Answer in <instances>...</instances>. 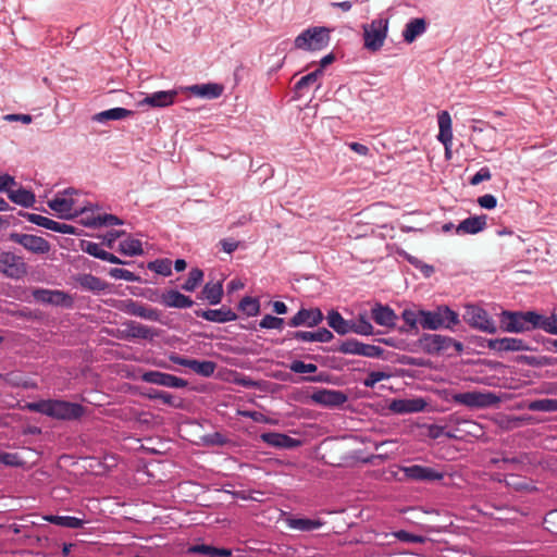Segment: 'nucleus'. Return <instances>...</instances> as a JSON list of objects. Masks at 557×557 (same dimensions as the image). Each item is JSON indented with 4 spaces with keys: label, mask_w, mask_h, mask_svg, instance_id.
Here are the masks:
<instances>
[{
    "label": "nucleus",
    "mask_w": 557,
    "mask_h": 557,
    "mask_svg": "<svg viewBox=\"0 0 557 557\" xmlns=\"http://www.w3.org/2000/svg\"><path fill=\"white\" fill-rule=\"evenodd\" d=\"M212 552H213V546L206 545V544L194 545L189 548V553L208 555L209 557L212 556Z\"/></svg>",
    "instance_id": "63"
},
{
    "label": "nucleus",
    "mask_w": 557,
    "mask_h": 557,
    "mask_svg": "<svg viewBox=\"0 0 557 557\" xmlns=\"http://www.w3.org/2000/svg\"><path fill=\"white\" fill-rule=\"evenodd\" d=\"M502 462L506 465V467H502L503 469H519L520 466L530 463V457L528 454H520L516 457H505L502 459Z\"/></svg>",
    "instance_id": "49"
},
{
    "label": "nucleus",
    "mask_w": 557,
    "mask_h": 557,
    "mask_svg": "<svg viewBox=\"0 0 557 557\" xmlns=\"http://www.w3.org/2000/svg\"><path fill=\"white\" fill-rule=\"evenodd\" d=\"M283 323H284V320L282 318H277V317H274V315H271V314H265L259 325L260 327L262 329H282L283 326Z\"/></svg>",
    "instance_id": "57"
},
{
    "label": "nucleus",
    "mask_w": 557,
    "mask_h": 557,
    "mask_svg": "<svg viewBox=\"0 0 557 557\" xmlns=\"http://www.w3.org/2000/svg\"><path fill=\"white\" fill-rule=\"evenodd\" d=\"M145 396L149 399H160L165 405L174 406V397L170 393L150 389Z\"/></svg>",
    "instance_id": "56"
},
{
    "label": "nucleus",
    "mask_w": 557,
    "mask_h": 557,
    "mask_svg": "<svg viewBox=\"0 0 557 557\" xmlns=\"http://www.w3.org/2000/svg\"><path fill=\"white\" fill-rule=\"evenodd\" d=\"M323 75L321 70H314L313 72L302 76L294 86V91L299 94L310 85L314 84L320 76Z\"/></svg>",
    "instance_id": "47"
},
{
    "label": "nucleus",
    "mask_w": 557,
    "mask_h": 557,
    "mask_svg": "<svg viewBox=\"0 0 557 557\" xmlns=\"http://www.w3.org/2000/svg\"><path fill=\"white\" fill-rule=\"evenodd\" d=\"M486 227V216L475 215L461 221L456 227L458 234H476Z\"/></svg>",
    "instance_id": "31"
},
{
    "label": "nucleus",
    "mask_w": 557,
    "mask_h": 557,
    "mask_svg": "<svg viewBox=\"0 0 557 557\" xmlns=\"http://www.w3.org/2000/svg\"><path fill=\"white\" fill-rule=\"evenodd\" d=\"M123 222L116 215H113V214L98 215V216H95V218L89 219V220L84 222V224L86 226H94V227L104 226V225L106 226H108V225H120Z\"/></svg>",
    "instance_id": "41"
},
{
    "label": "nucleus",
    "mask_w": 557,
    "mask_h": 557,
    "mask_svg": "<svg viewBox=\"0 0 557 557\" xmlns=\"http://www.w3.org/2000/svg\"><path fill=\"white\" fill-rule=\"evenodd\" d=\"M119 250L126 256H140L144 250L141 247V242L138 239L127 238L120 243Z\"/></svg>",
    "instance_id": "40"
},
{
    "label": "nucleus",
    "mask_w": 557,
    "mask_h": 557,
    "mask_svg": "<svg viewBox=\"0 0 557 557\" xmlns=\"http://www.w3.org/2000/svg\"><path fill=\"white\" fill-rule=\"evenodd\" d=\"M287 338L297 339L300 342L329 343L334 338V335L327 329L322 327L315 332H309V331L289 332V333H287Z\"/></svg>",
    "instance_id": "20"
},
{
    "label": "nucleus",
    "mask_w": 557,
    "mask_h": 557,
    "mask_svg": "<svg viewBox=\"0 0 557 557\" xmlns=\"http://www.w3.org/2000/svg\"><path fill=\"white\" fill-rule=\"evenodd\" d=\"M135 114L133 110L116 107L96 113L92 116V121L98 123H106L108 121H119L126 117H131Z\"/></svg>",
    "instance_id": "30"
},
{
    "label": "nucleus",
    "mask_w": 557,
    "mask_h": 557,
    "mask_svg": "<svg viewBox=\"0 0 557 557\" xmlns=\"http://www.w3.org/2000/svg\"><path fill=\"white\" fill-rule=\"evenodd\" d=\"M149 269L158 274L168 276L172 273V262L169 259H160L149 263Z\"/></svg>",
    "instance_id": "51"
},
{
    "label": "nucleus",
    "mask_w": 557,
    "mask_h": 557,
    "mask_svg": "<svg viewBox=\"0 0 557 557\" xmlns=\"http://www.w3.org/2000/svg\"><path fill=\"white\" fill-rule=\"evenodd\" d=\"M261 440L270 446L278 448H293L299 445V441L286 434L268 432L261 434Z\"/></svg>",
    "instance_id": "29"
},
{
    "label": "nucleus",
    "mask_w": 557,
    "mask_h": 557,
    "mask_svg": "<svg viewBox=\"0 0 557 557\" xmlns=\"http://www.w3.org/2000/svg\"><path fill=\"white\" fill-rule=\"evenodd\" d=\"M22 215L30 223L33 224H36L38 226H41V227H45V228H48V225L51 221V219L47 218V216H44V215H40V214H36V213H29V212H24L22 213Z\"/></svg>",
    "instance_id": "59"
},
{
    "label": "nucleus",
    "mask_w": 557,
    "mask_h": 557,
    "mask_svg": "<svg viewBox=\"0 0 557 557\" xmlns=\"http://www.w3.org/2000/svg\"><path fill=\"white\" fill-rule=\"evenodd\" d=\"M456 404L467 406L469 408H486L495 406L499 403V397L491 392H466L453 395Z\"/></svg>",
    "instance_id": "8"
},
{
    "label": "nucleus",
    "mask_w": 557,
    "mask_h": 557,
    "mask_svg": "<svg viewBox=\"0 0 557 557\" xmlns=\"http://www.w3.org/2000/svg\"><path fill=\"white\" fill-rule=\"evenodd\" d=\"M215 369L216 363L210 360L199 361L193 359L190 364V370L205 377H210L214 373Z\"/></svg>",
    "instance_id": "39"
},
{
    "label": "nucleus",
    "mask_w": 557,
    "mask_h": 557,
    "mask_svg": "<svg viewBox=\"0 0 557 557\" xmlns=\"http://www.w3.org/2000/svg\"><path fill=\"white\" fill-rule=\"evenodd\" d=\"M239 309L249 317H255L259 313L260 304L258 299L246 296L239 301Z\"/></svg>",
    "instance_id": "48"
},
{
    "label": "nucleus",
    "mask_w": 557,
    "mask_h": 557,
    "mask_svg": "<svg viewBox=\"0 0 557 557\" xmlns=\"http://www.w3.org/2000/svg\"><path fill=\"white\" fill-rule=\"evenodd\" d=\"M109 275L115 280H124L127 282H135L138 278L135 273L122 268H112L109 271Z\"/></svg>",
    "instance_id": "55"
},
{
    "label": "nucleus",
    "mask_w": 557,
    "mask_h": 557,
    "mask_svg": "<svg viewBox=\"0 0 557 557\" xmlns=\"http://www.w3.org/2000/svg\"><path fill=\"white\" fill-rule=\"evenodd\" d=\"M535 329H541L549 334L557 335V315L552 314L549 317H544L539 314Z\"/></svg>",
    "instance_id": "43"
},
{
    "label": "nucleus",
    "mask_w": 557,
    "mask_h": 557,
    "mask_svg": "<svg viewBox=\"0 0 557 557\" xmlns=\"http://www.w3.org/2000/svg\"><path fill=\"white\" fill-rule=\"evenodd\" d=\"M351 333H356L358 335H372L373 326L367 320L366 315L359 314L357 321H351Z\"/></svg>",
    "instance_id": "44"
},
{
    "label": "nucleus",
    "mask_w": 557,
    "mask_h": 557,
    "mask_svg": "<svg viewBox=\"0 0 557 557\" xmlns=\"http://www.w3.org/2000/svg\"><path fill=\"white\" fill-rule=\"evenodd\" d=\"M0 462L11 467H20L23 465L18 455L11 453H0Z\"/></svg>",
    "instance_id": "60"
},
{
    "label": "nucleus",
    "mask_w": 557,
    "mask_h": 557,
    "mask_svg": "<svg viewBox=\"0 0 557 557\" xmlns=\"http://www.w3.org/2000/svg\"><path fill=\"white\" fill-rule=\"evenodd\" d=\"M420 344H421L422 349L430 355L446 351L451 346H454L457 351L462 350L461 343L456 342L450 337L443 336L440 334H424L420 338Z\"/></svg>",
    "instance_id": "10"
},
{
    "label": "nucleus",
    "mask_w": 557,
    "mask_h": 557,
    "mask_svg": "<svg viewBox=\"0 0 557 557\" xmlns=\"http://www.w3.org/2000/svg\"><path fill=\"white\" fill-rule=\"evenodd\" d=\"M421 326L424 330L453 329L459 323V315L446 306L434 311H421Z\"/></svg>",
    "instance_id": "5"
},
{
    "label": "nucleus",
    "mask_w": 557,
    "mask_h": 557,
    "mask_svg": "<svg viewBox=\"0 0 557 557\" xmlns=\"http://www.w3.org/2000/svg\"><path fill=\"white\" fill-rule=\"evenodd\" d=\"M471 138L475 143L481 141V137L484 132H488L491 136L495 135L496 129L495 127L491 126L490 124L483 122V121H474L473 125L471 126Z\"/></svg>",
    "instance_id": "46"
},
{
    "label": "nucleus",
    "mask_w": 557,
    "mask_h": 557,
    "mask_svg": "<svg viewBox=\"0 0 557 557\" xmlns=\"http://www.w3.org/2000/svg\"><path fill=\"white\" fill-rule=\"evenodd\" d=\"M159 301L168 308L177 309L190 308L194 305V300L190 297L185 296L175 289L164 292L160 296Z\"/></svg>",
    "instance_id": "24"
},
{
    "label": "nucleus",
    "mask_w": 557,
    "mask_h": 557,
    "mask_svg": "<svg viewBox=\"0 0 557 557\" xmlns=\"http://www.w3.org/2000/svg\"><path fill=\"white\" fill-rule=\"evenodd\" d=\"M337 351L344 355H355L368 358H380L383 349L375 345L364 344L356 338H348L339 345Z\"/></svg>",
    "instance_id": "12"
},
{
    "label": "nucleus",
    "mask_w": 557,
    "mask_h": 557,
    "mask_svg": "<svg viewBox=\"0 0 557 557\" xmlns=\"http://www.w3.org/2000/svg\"><path fill=\"white\" fill-rule=\"evenodd\" d=\"M33 296L35 300L42 304L61 306L65 308H70L73 305L72 297L62 290H50L39 288L33 292Z\"/></svg>",
    "instance_id": "15"
},
{
    "label": "nucleus",
    "mask_w": 557,
    "mask_h": 557,
    "mask_svg": "<svg viewBox=\"0 0 557 557\" xmlns=\"http://www.w3.org/2000/svg\"><path fill=\"white\" fill-rule=\"evenodd\" d=\"M425 407H426V401L422 398L394 399L389 405V409L393 412L399 413V414L420 412V411H423Z\"/></svg>",
    "instance_id": "25"
},
{
    "label": "nucleus",
    "mask_w": 557,
    "mask_h": 557,
    "mask_svg": "<svg viewBox=\"0 0 557 557\" xmlns=\"http://www.w3.org/2000/svg\"><path fill=\"white\" fill-rule=\"evenodd\" d=\"M81 191L73 187L65 188L59 191L52 199L48 200V207L57 212L62 219H71L83 211L84 208H78V201L74 196H78Z\"/></svg>",
    "instance_id": "4"
},
{
    "label": "nucleus",
    "mask_w": 557,
    "mask_h": 557,
    "mask_svg": "<svg viewBox=\"0 0 557 557\" xmlns=\"http://www.w3.org/2000/svg\"><path fill=\"white\" fill-rule=\"evenodd\" d=\"M286 522L288 528L302 532H310L320 529L324 524L320 519L309 518H288Z\"/></svg>",
    "instance_id": "36"
},
{
    "label": "nucleus",
    "mask_w": 557,
    "mask_h": 557,
    "mask_svg": "<svg viewBox=\"0 0 557 557\" xmlns=\"http://www.w3.org/2000/svg\"><path fill=\"white\" fill-rule=\"evenodd\" d=\"M528 408L532 411L553 412L555 411V399H537L533 400L528 405Z\"/></svg>",
    "instance_id": "50"
},
{
    "label": "nucleus",
    "mask_w": 557,
    "mask_h": 557,
    "mask_svg": "<svg viewBox=\"0 0 557 557\" xmlns=\"http://www.w3.org/2000/svg\"><path fill=\"white\" fill-rule=\"evenodd\" d=\"M387 32V18H375L370 24L363 25L364 48L370 51H379L384 45Z\"/></svg>",
    "instance_id": "6"
},
{
    "label": "nucleus",
    "mask_w": 557,
    "mask_h": 557,
    "mask_svg": "<svg viewBox=\"0 0 557 557\" xmlns=\"http://www.w3.org/2000/svg\"><path fill=\"white\" fill-rule=\"evenodd\" d=\"M79 247L84 252L98 259H101V255L104 251L99 244L84 239L81 240Z\"/></svg>",
    "instance_id": "52"
},
{
    "label": "nucleus",
    "mask_w": 557,
    "mask_h": 557,
    "mask_svg": "<svg viewBox=\"0 0 557 557\" xmlns=\"http://www.w3.org/2000/svg\"><path fill=\"white\" fill-rule=\"evenodd\" d=\"M478 202L482 208L488 210L494 209L497 205L496 198L490 194L479 197Z\"/></svg>",
    "instance_id": "61"
},
{
    "label": "nucleus",
    "mask_w": 557,
    "mask_h": 557,
    "mask_svg": "<svg viewBox=\"0 0 557 557\" xmlns=\"http://www.w3.org/2000/svg\"><path fill=\"white\" fill-rule=\"evenodd\" d=\"M125 312L149 321H160L161 318V312L157 308L134 300H127L125 304Z\"/></svg>",
    "instance_id": "22"
},
{
    "label": "nucleus",
    "mask_w": 557,
    "mask_h": 557,
    "mask_svg": "<svg viewBox=\"0 0 557 557\" xmlns=\"http://www.w3.org/2000/svg\"><path fill=\"white\" fill-rule=\"evenodd\" d=\"M323 313L319 308L312 309H300L289 321L288 325L297 327L306 325L313 327L319 325L323 321Z\"/></svg>",
    "instance_id": "17"
},
{
    "label": "nucleus",
    "mask_w": 557,
    "mask_h": 557,
    "mask_svg": "<svg viewBox=\"0 0 557 557\" xmlns=\"http://www.w3.org/2000/svg\"><path fill=\"white\" fill-rule=\"evenodd\" d=\"M421 311L422 310H411L406 309L401 313V318L405 323L409 326V332L414 331V334L418 333V324L421 325Z\"/></svg>",
    "instance_id": "42"
},
{
    "label": "nucleus",
    "mask_w": 557,
    "mask_h": 557,
    "mask_svg": "<svg viewBox=\"0 0 557 557\" xmlns=\"http://www.w3.org/2000/svg\"><path fill=\"white\" fill-rule=\"evenodd\" d=\"M140 379L146 383L171 388H184L188 384L184 379L160 371H146L141 374Z\"/></svg>",
    "instance_id": "14"
},
{
    "label": "nucleus",
    "mask_w": 557,
    "mask_h": 557,
    "mask_svg": "<svg viewBox=\"0 0 557 557\" xmlns=\"http://www.w3.org/2000/svg\"><path fill=\"white\" fill-rule=\"evenodd\" d=\"M539 313L534 311H503L502 329L509 333H523L535 330Z\"/></svg>",
    "instance_id": "3"
},
{
    "label": "nucleus",
    "mask_w": 557,
    "mask_h": 557,
    "mask_svg": "<svg viewBox=\"0 0 557 557\" xmlns=\"http://www.w3.org/2000/svg\"><path fill=\"white\" fill-rule=\"evenodd\" d=\"M27 408L59 420H77L85 413L82 405L59 399L29 403Z\"/></svg>",
    "instance_id": "1"
},
{
    "label": "nucleus",
    "mask_w": 557,
    "mask_h": 557,
    "mask_svg": "<svg viewBox=\"0 0 557 557\" xmlns=\"http://www.w3.org/2000/svg\"><path fill=\"white\" fill-rule=\"evenodd\" d=\"M195 314L198 318L215 323H225L237 319V314L232 309L224 306L220 309L196 310Z\"/></svg>",
    "instance_id": "21"
},
{
    "label": "nucleus",
    "mask_w": 557,
    "mask_h": 557,
    "mask_svg": "<svg viewBox=\"0 0 557 557\" xmlns=\"http://www.w3.org/2000/svg\"><path fill=\"white\" fill-rule=\"evenodd\" d=\"M311 399L318 405L334 408L344 405L348 397L342 391L321 388L313 392Z\"/></svg>",
    "instance_id": "16"
},
{
    "label": "nucleus",
    "mask_w": 557,
    "mask_h": 557,
    "mask_svg": "<svg viewBox=\"0 0 557 557\" xmlns=\"http://www.w3.org/2000/svg\"><path fill=\"white\" fill-rule=\"evenodd\" d=\"M465 321L472 327L494 334L497 331L495 322L488 313L478 306H467L463 314Z\"/></svg>",
    "instance_id": "11"
},
{
    "label": "nucleus",
    "mask_w": 557,
    "mask_h": 557,
    "mask_svg": "<svg viewBox=\"0 0 557 557\" xmlns=\"http://www.w3.org/2000/svg\"><path fill=\"white\" fill-rule=\"evenodd\" d=\"M220 245L223 251L226 253H232L238 248L239 243L232 238H224L220 240Z\"/></svg>",
    "instance_id": "62"
},
{
    "label": "nucleus",
    "mask_w": 557,
    "mask_h": 557,
    "mask_svg": "<svg viewBox=\"0 0 557 557\" xmlns=\"http://www.w3.org/2000/svg\"><path fill=\"white\" fill-rule=\"evenodd\" d=\"M289 370L295 373H315L318 367L314 363H305L301 360H294L289 364Z\"/></svg>",
    "instance_id": "53"
},
{
    "label": "nucleus",
    "mask_w": 557,
    "mask_h": 557,
    "mask_svg": "<svg viewBox=\"0 0 557 557\" xmlns=\"http://www.w3.org/2000/svg\"><path fill=\"white\" fill-rule=\"evenodd\" d=\"M487 347L495 351H524L529 350L528 344L520 338L503 337L487 339Z\"/></svg>",
    "instance_id": "19"
},
{
    "label": "nucleus",
    "mask_w": 557,
    "mask_h": 557,
    "mask_svg": "<svg viewBox=\"0 0 557 557\" xmlns=\"http://www.w3.org/2000/svg\"><path fill=\"white\" fill-rule=\"evenodd\" d=\"M437 123H438V127H440L437 139L446 148H448V144H450L451 139H453L450 114L447 111L438 112V114H437Z\"/></svg>",
    "instance_id": "32"
},
{
    "label": "nucleus",
    "mask_w": 557,
    "mask_h": 557,
    "mask_svg": "<svg viewBox=\"0 0 557 557\" xmlns=\"http://www.w3.org/2000/svg\"><path fill=\"white\" fill-rule=\"evenodd\" d=\"M186 90L196 97L211 100L223 94L224 86L218 83L195 84L186 87Z\"/></svg>",
    "instance_id": "23"
},
{
    "label": "nucleus",
    "mask_w": 557,
    "mask_h": 557,
    "mask_svg": "<svg viewBox=\"0 0 557 557\" xmlns=\"http://www.w3.org/2000/svg\"><path fill=\"white\" fill-rule=\"evenodd\" d=\"M393 536H395L397 540H399L401 542H407V543L423 544L426 541V539L424 536L412 534L405 530H399V531L394 532Z\"/></svg>",
    "instance_id": "54"
},
{
    "label": "nucleus",
    "mask_w": 557,
    "mask_h": 557,
    "mask_svg": "<svg viewBox=\"0 0 557 557\" xmlns=\"http://www.w3.org/2000/svg\"><path fill=\"white\" fill-rule=\"evenodd\" d=\"M222 297H223L222 282L207 283L203 286V288L199 295L200 299L207 300L212 306L220 304L222 300Z\"/></svg>",
    "instance_id": "34"
},
{
    "label": "nucleus",
    "mask_w": 557,
    "mask_h": 557,
    "mask_svg": "<svg viewBox=\"0 0 557 557\" xmlns=\"http://www.w3.org/2000/svg\"><path fill=\"white\" fill-rule=\"evenodd\" d=\"M176 90H160L146 96L139 103L152 108H165L174 103Z\"/></svg>",
    "instance_id": "26"
},
{
    "label": "nucleus",
    "mask_w": 557,
    "mask_h": 557,
    "mask_svg": "<svg viewBox=\"0 0 557 557\" xmlns=\"http://www.w3.org/2000/svg\"><path fill=\"white\" fill-rule=\"evenodd\" d=\"M389 374L383 371H371L363 381V385L367 387H374L376 383L386 380Z\"/></svg>",
    "instance_id": "58"
},
{
    "label": "nucleus",
    "mask_w": 557,
    "mask_h": 557,
    "mask_svg": "<svg viewBox=\"0 0 557 557\" xmlns=\"http://www.w3.org/2000/svg\"><path fill=\"white\" fill-rule=\"evenodd\" d=\"M0 274L12 280H20L27 274V264L22 257L11 251H1Z\"/></svg>",
    "instance_id": "9"
},
{
    "label": "nucleus",
    "mask_w": 557,
    "mask_h": 557,
    "mask_svg": "<svg viewBox=\"0 0 557 557\" xmlns=\"http://www.w3.org/2000/svg\"><path fill=\"white\" fill-rule=\"evenodd\" d=\"M15 186L14 176H0L1 193H7L9 199L16 205L25 208L33 207L36 201L35 195L22 187L15 189Z\"/></svg>",
    "instance_id": "7"
},
{
    "label": "nucleus",
    "mask_w": 557,
    "mask_h": 557,
    "mask_svg": "<svg viewBox=\"0 0 557 557\" xmlns=\"http://www.w3.org/2000/svg\"><path fill=\"white\" fill-rule=\"evenodd\" d=\"M77 282L82 288L96 293L103 292L108 287V284L104 281L92 274L79 275L77 277Z\"/></svg>",
    "instance_id": "37"
},
{
    "label": "nucleus",
    "mask_w": 557,
    "mask_h": 557,
    "mask_svg": "<svg viewBox=\"0 0 557 557\" xmlns=\"http://www.w3.org/2000/svg\"><path fill=\"white\" fill-rule=\"evenodd\" d=\"M428 22L424 17L411 18L403 30V38L406 44H412L419 36L426 32Z\"/></svg>",
    "instance_id": "27"
},
{
    "label": "nucleus",
    "mask_w": 557,
    "mask_h": 557,
    "mask_svg": "<svg viewBox=\"0 0 557 557\" xmlns=\"http://www.w3.org/2000/svg\"><path fill=\"white\" fill-rule=\"evenodd\" d=\"M45 519L55 525L70 528V529H78L84 523V521L82 519H78L76 517H71V516H52L51 515V516H47Z\"/></svg>",
    "instance_id": "38"
},
{
    "label": "nucleus",
    "mask_w": 557,
    "mask_h": 557,
    "mask_svg": "<svg viewBox=\"0 0 557 557\" xmlns=\"http://www.w3.org/2000/svg\"><path fill=\"white\" fill-rule=\"evenodd\" d=\"M428 429V436L430 438L436 440L444 435V426L437 425V424H430L426 426Z\"/></svg>",
    "instance_id": "64"
},
{
    "label": "nucleus",
    "mask_w": 557,
    "mask_h": 557,
    "mask_svg": "<svg viewBox=\"0 0 557 557\" xmlns=\"http://www.w3.org/2000/svg\"><path fill=\"white\" fill-rule=\"evenodd\" d=\"M371 318L379 325L392 327L395 325L397 315L388 306L376 304L371 309Z\"/></svg>",
    "instance_id": "28"
},
{
    "label": "nucleus",
    "mask_w": 557,
    "mask_h": 557,
    "mask_svg": "<svg viewBox=\"0 0 557 557\" xmlns=\"http://www.w3.org/2000/svg\"><path fill=\"white\" fill-rule=\"evenodd\" d=\"M126 333L128 337L133 338H141V339H153V337L158 336V333L154 329L138 323L136 321H129L125 324Z\"/></svg>",
    "instance_id": "33"
},
{
    "label": "nucleus",
    "mask_w": 557,
    "mask_h": 557,
    "mask_svg": "<svg viewBox=\"0 0 557 557\" xmlns=\"http://www.w3.org/2000/svg\"><path fill=\"white\" fill-rule=\"evenodd\" d=\"M331 29L325 26H313L301 32L294 41L297 49L306 51H320L330 44Z\"/></svg>",
    "instance_id": "2"
},
{
    "label": "nucleus",
    "mask_w": 557,
    "mask_h": 557,
    "mask_svg": "<svg viewBox=\"0 0 557 557\" xmlns=\"http://www.w3.org/2000/svg\"><path fill=\"white\" fill-rule=\"evenodd\" d=\"M403 472L407 479L413 481H440L444 478V474L434 468L420 465L404 467Z\"/></svg>",
    "instance_id": "18"
},
{
    "label": "nucleus",
    "mask_w": 557,
    "mask_h": 557,
    "mask_svg": "<svg viewBox=\"0 0 557 557\" xmlns=\"http://www.w3.org/2000/svg\"><path fill=\"white\" fill-rule=\"evenodd\" d=\"M203 280V272L198 268L189 271L188 277L182 285V289L186 292H194Z\"/></svg>",
    "instance_id": "45"
},
{
    "label": "nucleus",
    "mask_w": 557,
    "mask_h": 557,
    "mask_svg": "<svg viewBox=\"0 0 557 557\" xmlns=\"http://www.w3.org/2000/svg\"><path fill=\"white\" fill-rule=\"evenodd\" d=\"M327 324L337 334L346 335L351 331V321L345 320L336 310H331L326 317Z\"/></svg>",
    "instance_id": "35"
},
{
    "label": "nucleus",
    "mask_w": 557,
    "mask_h": 557,
    "mask_svg": "<svg viewBox=\"0 0 557 557\" xmlns=\"http://www.w3.org/2000/svg\"><path fill=\"white\" fill-rule=\"evenodd\" d=\"M9 239L15 244L23 246L27 251L35 255L48 253L51 249L50 243L44 237L23 234V233H11Z\"/></svg>",
    "instance_id": "13"
}]
</instances>
